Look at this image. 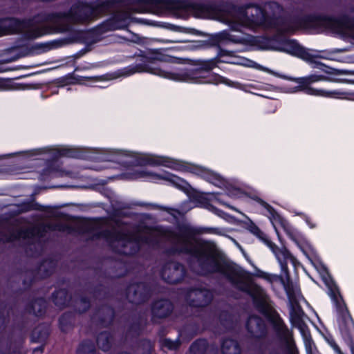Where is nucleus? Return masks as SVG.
<instances>
[{
    "mask_svg": "<svg viewBox=\"0 0 354 354\" xmlns=\"http://www.w3.org/2000/svg\"><path fill=\"white\" fill-rule=\"evenodd\" d=\"M33 20H19L9 17L0 19V36L10 33H22L28 38L39 36L38 33L32 32Z\"/></svg>",
    "mask_w": 354,
    "mask_h": 354,
    "instance_id": "nucleus-11",
    "label": "nucleus"
},
{
    "mask_svg": "<svg viewBox=\"0 0 354 354\" xmlns=\"http://www.w3.org/2000/svg\"><path fill=\"white\" fill-rule=\"evenodd\" d=\"M168 237L176 247L171 253L191 256L190 267L194 272L203 277L219 274L236 288L250 295L257 310L266 315V296L263 290L251 277L221 259L210 243L196 239L191 229L170 233Z\"/></svg>",
    "mask_w": 354,
    "mask_h": 354,
    "instance_id": "nucleus-1",
    "label": "nucleus"
},
{
    "mask_svg": "<svg viewBox=\"0 0 354 354\" xmlns=\"http://www.w3.org/2000/svg\"><path fill=\"white\" fill-rule=\"evenodd\" d=\"M267 113H274L279 106L281 105V102L279 100L270 98L267 96Z\"/></svg>",
    "mask_w": 354,
    "mask_h": 354,
    "instance_id": "nucleus-32",
    "label": "nucleus"
},
{
    "mask_svg": "<svg viewBox=\"0 0 354 354\" xmlns=\"http://www.w3.org/2000/svg\"><path fill=\"white\" fill-rule=\"evenodd\" d=\"M270 17L267 14V30L272 26H277L291 35L297 31L310 28H324L328 30V15L325 14H288L274 18V23H270Z\"/></svg>",
    "mask_w": 354,
    "mask_h": 354,
    "instance_id": "nucleus-7",
    "label": "nucleus"
},
{
    "mask_svg": "<svg viewBox=\"0 0 354 354\" xmlns=\"http://www.w3.org/2000/svg\"><path fill=\"white\" fill-rule=\"evenodd\" d=\"M54 230L64 231V227L61 225H56L53 229Z\"/></svg>",
    "mask_w": 354,
    "mask_h": 354,
    "instance_id": "nucleus-44",
    "label": "nucleus"
},
{
    "mask_svg": "<svg viewBox=\"0 0 354 354\" xmlns=\"http://www.w3.org/2000/svg\"><path fill=\"white\" fill-rule=\"evenodd\" d=\"M160 209L166 212L167 213H168L169 214L172 216L176 219H178V217L180 216L182 214L180 210L175 209V208L162 206V207H160Z\"/></svg>",
    "mask_w": 354,
    "mask_h": 354,
    "instance_id": "nucleus-35",
    "label": "nucleus"
},
{
    "mask_svg": "<svg viewBox=\"0 0 354 354\" xmlns=\"http://www.w3.org/2000/svg\"><path fill=\"white\" fill-rule=\"evenodd\" d=\"M134 327H135L134 326H131V330H134Z\"/></svg>",
    "mask_w": 354,
    "mask_h": 354,
    "instance_id": "nucleus-52",
    "label": "nucleus"
},
{
    "mask_svg": "<svg viewBox=\"0 0 354 354\" xmlns=\"http://www.w3.org/2000/svg\"><path fill=\"white\" fill-rule=\"evenodd\" d=\"M102 313H106V315L102 318H100V323L103 326H106V324H110L114 317L113 310L108 306H103L100 309L98 310L97 315H101Z\"/></svg>",
    "mask_w": 354,
    "mask_h": 354,
    "instance_id": "nucleus-28",
    "label": "nucleus"
},
{
    "mask_svg": "<svg viewBox=\"0 0 354 354\" xmlns=\"http://www.w3.org/2000/svg\"><path fill=\"white\" fill-rule=\"evenodd\" d=\"M174 306L167 299H161L155 301L151 307L152 321L156 322L157 319L167 317L173 311Z\"/></svg>",
    "mask_w": 354,
    "mask_h": 354,
    "instance_id": "nucleus-19",
    "label": "nucleus"
},
{
    "mask_svg": "<svg viewBox=\"0 0 354 354\" xmlns=\"http://www.w3.org/2000/svg\"><path fill=\"white\" fill-rule=\"evenodd\" d=\"M144 1L151 6H160L164 4V1L162 0H144Z\"/></svg>",
    "mask_w": 354,
    "mask_h": 354,
    "instance_id": "nucleus-39",
    "label": "nucleus"
},
{
    "mask_svg": "<svg viewBox=\"0 0 354 354\" xmlns=\"http://www.w3.org/2000/svg\"><path fill=\"white\" fill-rule=\"evenodd\" d=\"M180 345L179 341H172L170 339H165L162 341V346L167 347L169 350H176Z\"/></svg>",
    "mask_w": 354,
    "mask_h": 354,
    "instance_id": "nucleus-34",
    "label": "nucleus"
},
{
    "mask_svg": "<svg viewBox=\"0 0 354 354\" xmlns=\"http://www.w3.org/2000/svg\"><path fill=\"white\" fill-rule=\"evenodd\" d=\"M171 57L162 54L160 50L149 51L145 57L140 58L143 63L138 65L140 71H147L164 77L171 78L177 81L201 83V79L204 78L203 73H208L216 66V59L198 60L196 62V67L185 69L176 73H169L160 68L153 67L156 62H169Z\"/></svg>",
    "mask_w": 354,
    "mask_h": 354,
    "instance_id": "nucleus-5",
    "label": "nucleus"
},
{
    "mask_svg": "<svg viewBox=\"0 0 354 354\" xmlns=\"http://www.w3.org/2000/svg\"><path fill=\"white\" fill-rule=\"evenodd\" d=\"M248 230L252 233L254 235H255L256 236H257L258 238L261 239H263L261 236V235L263 234V233L261 232V230H259V228L255 225L254 223H251L250 225H248Z\"/></svg>",
    "mask_w": 354,
    "mask_h": 354,
    "instance_id": "nucleus-37",
    "label": "nucleus"
},
{
    "mask_svg": "<svg viewBox=\"0 0 354 354\" xmlns=\"http://www.w3.org/2000/svg\"><path fill=\"white\" fill-rule=\"evenodd\" d=\"M38 333H39V328H35V330H33V335H37Z\"/></svg>",
    "mask_w": 354,
    "mask_h": 354,
    "instance_id": "nucleus-48",
    "label": "nucleus"
},
{
    "mask_svg": "<svg viewBox=\"0 0 354 354\" xmlns=\"http://www.w3.org/2000/svg\"><path fill=\"white\" fill-rule=\"evenodd\" d=\"M281 52L312 64V67L319 70V71L305 77H292L274 72L267 68V73L277 78L276 80H273L271 77H267V91L281 88L282 85L279 82V80H286L298 84L297 86L292 88L293 92L303 91L309 95L338 98L345 95V93L337 90L326 91L322 88H315L312 86V84L319 82L354 83V80L338 79L333 77L341 75H354V71L336 69L321 62L316 61V57L295 39L289 37Z\"/></svg>",
    "mask_w": 354,
    "mask_h": 354,
    "instance_id": "nucleus-2",
    "label": "nucleus"
},
{
    "mask_svg": "<svg viewBox=\"0 0 354 354\" xmlns=\"http://www.w3.org/2000/svg\"><path fill=\"white\" fill-rule=\"evenodd\" d=\"M221 79H222V77L221 76L215 77L216 83L221 82H222Z\"/></svg>",
    "mask_w": 354,
    "mask_h": 354,
    "instance_id": "nucleus-45",
    "label": "nucleus"
},
{
    "mask_svg": "<svg viewBox=\"0 0 354 354\" xmlns=\"http://www.w3.org/2000/svg\"><path fill=\"white\" fill-rule=\"evenodd\" d=\"M214 178H216L214 176L211 177V179H214ZM209 180L212 182V180ZM212 183H214V182L212 181Z\"/></svg>",
    "mask_w": 354,
    "mask_h": 354,
    "instance_id": "nucleus-51",
    "label": "nucleus"
},
{
    "mask_svg": "<svg viewBox=\"0 0 354 354\" xmlns=\"http://www.w3.org/2000/svg\"><path fill=\"white\" fill-rule=\"evenodd\" d=\"M47 332H45L44 335L38 334L37 337L39 339L44 338L45 336H46Z\"/></svg>",
    "mask_w": 354,
    "mask_h": 354,
    "instance_id": "nucleus-46",
    "label": "nucleus"
},
{
    "mask_svg": "<svg viewBox=\"0 0 354 354\" xmlns=\"http://www.w3.org/2000/svg\"><path fill=\"white\" fill-rule=\"evenodd\" d=\"M53 299L55 305L61 308L69 304L71 297L67 290L61 289L53 293Z\"/></svg>",
    "mask_w": 354,
    "mask_h": 354,
    "instance_id": "nucleus-22",
    "label": "nucleus"
},
{
    "mask_svg": "<svg viewBox=\"0 0 354 354\" xmlns=\"http://www.w3.org/2000/svg\"><path fill=\"white\" fill-rule=\"evenodd\" d=\"M97 1L98 0H78L68 12H56L39 17L42 21L51 24L58 32H71L73 25L88 24L108 11V2L95 6Z\"/></svg>",
    "mask_w": 354,
    "mask_h": 354,
    "instance_id": "nucleus-4",
    "label": "nucleus"
},
{
    "mask_svg": "<svg viewBox=\"0 0 354 354\" xmlns=\"http://www.w3.org/2000/svg\"><path fill=\"white\" fill-rule=\"evenodd\" d=\"M269 328L273 338L287 349H290L293 339V333L289 329L283 319L274 309L267 296V328Z\"/></svg>",
    "mask_w": 354,
    "mask_h": 354,
    "instance_id": "nucleus-9",
    "label": "nucleus"
},
{
    "mask_svg": "<svg viewBox=\"0 0 354 354\" xmlns=\"http://www.w3.org/2000/svg\"><path fill=\"white\" fill-rule=\"evenodd\" d=\"M113 251L124 255H133L140 248L141 245L157 247L165 232L158 228L147 229L142 234H133L123 230H106L102 232Z\"/></svg>",
    "mask_w": 354,
    "mask_h": 354,
    "instance_id": "nucleus-6",
    "label": "nucleus"
},
{
    "mask_svg": "<svg viewBox=\"0 0 354 354\" xmlns=\"http://www.w3.org/2000/svg\"><path fill=\"white\" fill-rule=\"evenodd\" d=\"M221 351L223 354H240L241 348L236 341L232 339H226L222 342Z\"/></svg>",
    "mask_w": 354,
    "mask_h": 354,
    "instance_id": "nucleus-24",
    "label": "nucleus"
},
{
    "mask_svg": "<svg viewBox=\"0 0 354 354\" xmlns=\"http://www.w3.org/2000/svg\"><path fill=\"white\" fill-rule=\"evenodd\" d=\"M328 30L337 33L354 31V16L342 14L337 17L328 15Z\"/></svg>",
    "mask_w": 354,
    "mask_h": 354,
    "instance_id": "nucleus-13",
    "label": "nucleus"
},
{
    "mask_svg": "<svg viewBox=\"0 0 354 354\" xmlns=\"http://www.w3.org/2000/svg\"><path fill=\"white\" fill-rule=\"evenodd\" d=\"M5 317H3V314L0 313V328L1 326H3L5 324Z\"/></svg>",
    "mask_w": 354,
    "mask_h": 354,
    "instance_id": "nucleus-41",
    "label": "nucleus"
},
{
    "mask_svg": "<svg viewBox=\"0 0 354 354\" xmlns=\"http://www.w3.org/2000/svg\"><path fill=\"white\" fill-rule=\"evenodd\" d=\"M267 354H281L279 350L273 348L267 352Z\"/></svg>",
    "mask_w": 354,
    "mask_h": 354,
    "instance_id": "nucleus-42",
    "label": "nucleus"
},
{
    "mask_svg": "<svg viewBox=\"0 0 354 354\" xmlns=\"http://www.w3.org/2000/svg\"><path fill=\"white\" fill-rule=\"evenodd\" d=\"M42 351L43 350H42V348H35V349H34V351H35H35Z\"/></svg>",
    "mask_w": 354,
    "mask_h": 354,
    "instance_id": "nucleus-49",
    "label": "nucleus"
},
{
    "mask_svg": "<svg viewBox=\"0 0 354 354\" xmlns=\"http://www.w3.org/2000/svg\"><path fill=\"white\" fill-rule=\"evenodd\" d=\"M41 230L39 227H31L26 229H21L12 232L9 236L2 239L6 242H11L17 239H28L32 241L37 240L41 235Z\"/></svg>",
    "mask_w": 354,
    "mask_h": 354,
    "instance_id": "nucleus-18",
    "label": "nucleus"
},
{
    "mask_svg": "<svg viewBox=\"0 0 354 354\" xmlns=\"http://www.w3.org/2000/svg\"><path fill=\"white\" fill-rule=\"evenodd\" d=\"M77 354H96V349L94 344L91 341L82 342L77 350Z\"/></svg>",
    "mask_w": 354,
    "mask_h": 354,
    "instance_id": "nucleus-29",
    "label": "nucleus"
},
{
    "mask_svg": "<svg viewBox=\"0 0 354 354\" xmlns=\"http://www.w3.org/2000/svg\"><path fill=\"white\" fill-rule=\"evenodd\" d=\"M234 21L241 26L256 30L266 24V12L259 6L248 5L235 9Z\"/></svg>",
    "mask_w": 354,
    "mask_h": 354,
    "instance_id": "nucleus-10",
    "label": "nucleus"
},
{
    "mask_svg": "<svg viewBox=\"0 0 354 354\" xmlns=\"http://www.w3.org/2000/svg\"><path fill=\"white\" fill-rule=\"evenodd\" d=\"M129 18V15L126 13L123 17L122 21L121 23H124V21ZM118 16H115L113 19L106 21L102 24L99 28L98 30L100 32H106L109 30H113L115 29H120L123 28L125 26L123 24H120V22L117 21Z\"/></svg>",
    "mask_w": 354,
    "mask_h": 354,
    "instance_id": "nucleus-23",
    "label": "nucleus"
},
{
    "mask_svg": "<svg viewBox=\"0 0 354 354\" xmlns=\"http://www.w3.org/2000/svg\"><path fill=\"white\" fill-rule=\"evenodd\" d=\"M138 175L140 177H143V178L147 177L151 180L165 179V180L171 181L175 184H177V181L180 180V178L176 177L174 176H171L170 177H169V176L166 177V176H163L160 174H154V173L149 172V171H147L145 170H142V171H139Z\"/></svg>",
    "mask_w": 354,
    "mask_h": 354,
    "instance_id": "nucleus-27",
    "label": "nucleus"
},
{
    "mask_svg": "<svg viewBox=\"0 0 354 354\" xmlns=\"http://www.w3.org/2000/svg\"><path fill=\"white\" fill-rule=\"evenodd\" d=\"M267 247L274 254L280 265L281 272L285 274L284 279L281 274L267 272V282L271 285L277 295L280 294L282 289L285 290L290 304V322L293 327L299 330L307 352L311 353L314 342L310 328L305 322L306 319H310L299 304L298 297L301 292L299 288L293 284L288 268V260H290L294 266H296L297 261L288 250L279 251L274 245L270 243L268 239Z\"/></svg>",
    "mask_w": 354,
    "mask_h": 354,
    "instance_id": "nucleus-3",
    "label": "nucleus"
},
{
    "mask_svg": "<svg viewBox=\"0 0 354 354\" xmlns=\"http://www.w3.org/2000/svg\"><path fill=\"white\" fill-rule=\"evenodd\" d=\"M305 221L310 228L313 229L316 227V225L313 223L312 219L310 217L306 216Z\"/></svg>",
    "mask_w": 354,
    "mask_h": 354,
    "instance_id": "nucleus-40",
    "label": "nucleus"
},
{
    "mask_svg": "<svg viewBox=\"0 0 354 354\" xmlns=\"http://www.w3.org/2000/svg\"><path fill=\"white\" fill-rule=\"evenodd\" d=\"M46 307V300L43 298H39L28 307V311L29 313H32L35 316L39 317L45 313Z\"/></svg>",
    "mask_w": 354,
    "mask_h": 354,
    "instance_id": "nucleus-25",
    "label": "nucleus"
},
{
    "mask_svg": "<svg viewBox=\"0 0 354 354\" xmlns=\"http://www.w3.org/2000/svg\"><path fill=\"white\" fill-rule=\"evenodd\" d=\"M72 314L66 313L59 319V327L62 331H66L71 324Z\"/></svg>",
    "mask_w": 354,
    "mask_h": 354,
    "instance_id": "nucleus-31",
    "label": "nucleus"
},
{
    "mask_svg": "<svg viewBox=\"0 0 354 354\" xmlns=\"http://www.w3.org/2000/svg\"><path fill=\"white\" fill-rule=\"evenodd\" d=\"M22 212H29L31 210H41V205L33 202L24 203L20 206Z\"/></svg>",
    "mask_w": 354,
    "mask_h": 354,
    "instance_id": "nucleus-33",
    "label": "nucleus"
},
{
    "mask_svg": "<svg viewBox=\"0 0 354 354\" xmlns=\"http://www.w3.org/2000/svg\"><path fill=\"white\" fill-rule=\"evenodd\" d=\"M113 336L109 333L102 332L98 335L97 343L100 349L106 351L110 348Z\"/></svg>",
    "mask_w": 354,
    "mask_h": 354,
    "instance_id": "nucleus-26",
    "label": "nucleus"
},
{
    "mask_svg": "<svg viewBox=\"0 0 354 354\" xmlns=\"http://www.w3.org/2000/svg\"><path fill=\"white\" fill-rule=\"evenodd\" d=\"M11 354H21L19 348L15 350Z\"/></svg>",
    "mask_w": 354,
    "mask_h": 354,
    "instance_id": "nucleus-47",
    "label": "nucleus"
},
{
    "mask_svg": "<svg viewBox=\"0 0 354 354\" xmlns=\"http://www.w3.org/2000/svg\"><path fill=\"white\" fill-rule=\"evenodd\" d=\"M232 39L233 41H236V42H241L242 40H243V38H241V37H236V38H234L236 36L234 35L233 34L232 35Z\"/></svg>",
    "mask_w": 354,
    "mask_h": 354,
    "instance_id": "nucleus-43",
    "label": "nucleus"
},
{
    "mask_svg": "<svg viewBox=\"0 0 354 354\" xmlns=\"http://www.w3.org/2000/svg\"><path fill=\"white\" fill-rule=\"evenodd\" d=\"M267 213L269 214V220L272 223V225L273 227V228L274 229L277 234V236L281 242V243L282 244V248H279L277 245H275L270 239H269L268 237H267V239L268 240L269 243H271L272 245H274L275 248H277L279 251H282V250H288L290 253V252L286 248V246L283 245V242H282V240H281V237L279 233V231L277 230V226L278 225H280L282 227L284 228V230L286 231L287 232V234L288 236V237L292 240L294 242H295L297 244H298V241L297 240V238L295 236V235L294 234L293 232L288 230L286 229L285 227V220L280 216V214L270 205H269L268 203H267Z\"/></svg>",
    "mask_w": 354,
    "mask_h": 354,
    "instance_id": "nucleus-12",
    "label": "nucleus"
},
{
    "mask_svg": "<svg viewBox=\"0 0 354 354\" xmlns=\"http://www.w3.org/2000/svg\"><path fill=\"white\" fill-rule=\"evenodd\" d=\"M80 303L82 306V308L78 307L77 309L80 313L85 312L90 306V301H88L86 298H82L80 300Z\"/></svg>",
    "mask_w": 354,
    "mask_h": 354,
    "instance_id": "nucleus-38",
    "label": "nucleus"
},
{
    "mask_svg": "<svg viewBox=\"0 0 354 354\" xmlns=\"http://www.w3.org/2000/svg\"><path fill=\"white\" fill-rule=\"evenodd\" d=\"M55 263L53 261H44L39 268V272L44 273L42 274L44 277L49 276L54 270L55 268Z\"/></svg>",
    "mask_w": 354,
    "mask_h": 354,
    "instance_id": "nucleus-30",
    "label": "nucleus"
},
{
    "mask_svg": "<svg viewBox=\"0 0 354 354\" xmlns=\"http://www.w3.org/2000/svg\"><path fill=\"white\" fill-rule=\"evenodd\" d=\"M326 341L337 354H344L332 336L327 337Z\"/></svg>",
    "mask_w": 354,
    "mask_h": 354,
    "instance_id": "nucleus-36",
    "label": "nucleus"
},
{
    "mask_svg": "<svg viewBox=\"0 0 354 354\" xmlns=\"http://www.w3.org/2000/svg\"><path fill=\"white\" fill-rule=\"evenodd\" d=\"M212 299L213 295L212 292L206 289L190 290L186 296L189 305L197 308L207 306Z\"/></svg>",
    "mask_w": 354,
    "mask_h": 354,
    "instance_id": "nucleus-15",
    "label": "nucleus"
},
{
    "mask_svg": "<svg viewBox=\"0 0 354 354\" xmlns=\"http://www.w3.org/2000/svg\"><path fill=\"white\" fill-rule=\"evenodd\" d=\"M185 274V267L175 261L167 263L161 270V277L164 281L169 283L180 282Z\"/></svg>",
    "mask_w": 354,
    "mask_h": 354,
    "instance_id": "nucleus-14",
    "label": "nucleus"
},
{
    "mask_svg": "<svg viewBox=\"0 0 354 354\" xmlns=\"http://www.w3.org/2000/svg\"><path fill=\"white\" fill-rule=\"evenodd\" d=\"M329 295L334 302L337 313V322L341 335L350 349L351 354H354V320L345 304L337 285L332 281L327 284Z\"/></svg>",
    "mask_w": 354,
    "mask_h": 354,
    "instance_id": "nucleus-8",
    "label": "nucleus"
},
{
    "mask_svg": "<svg viewBox=\"0 0 354 354\" xmlns=\"http://www.w3.org/2000/svg\"><path fill=\"white\" fill-rule=\"evenodd\" d=\"M222 324H223V325H225V323H223V322H222Z\"/></svg>",
    "mask_w": 354,
    "mask_h": 354,
    "instance_id": "nucleus-53",
    "label": "nucleus"
},
{
    "mask_svg": "<svg viewBox=\"0 0 354 354\" xmlns=\"http://www.w3.org/2000/svg\"><path fill=\"white\" fill-rule=\"evenodd\" d=\"M148 345H149V347L150 348H151L152 345H151V342H148Z\"/></svg>",
    "mask_w": 354,
    "mask_h": 354,
    "instance_id": "nucleus-50",
    "label": "nucleus"
},
{
    "mask_svg": "<svg viewBox=\"0 0 354 354\" xmlns=\"http://www.w3.org/2000/svg\"><path fill=\"white\" fill-rule=\"evenodd\" d=\"M246 328L251 335L256 338H261L266 335V323L257 316L249 317L246 323Z\"/></svg>",
    "mask_w": 354,
    "mask_h": 354,
    "instance_id": "nucleus-20",
    "label": "nucleus"
},
{
    "mask_svg": "<svg viewBox=\"0 0 354 354\" xmlns=\"http://www.w3.org/2000/svg\"><path fill=\"white\" fill-rule=\"evenodd\" d=\"M272 27L275 29L274 32L272 35L267 34V50L281 52L291 35L285 32V30H283L277 26Z\"/></svg>",
    "mask_w": 354,
    "mask_h": 354,
    "instance_id": "nucleus-16",
    "label": "nucleus"
},
{
    "mask_svg": "<svg viewBox=\"0 0 354 354\" xmlns=\"http://www.w3.org/2000/svg\"><path fill=\"white\" fill-rule=\"evenodd\" d=\"M149 296V290L144 283L131 284L127 288V297L131 303L140 304L148 299Z\"/></svg>",
    "mask_w": 354,
    "mask_h": 354,
    "instance_id": "nucleus-17",
    "label": "nucleus"
},
{
    "mask_svg": "<svg viewBox=\"0 0 354 354\" xmlns=\"http://www.w3.org/2000/svg\"><path fill=\"white\" fill-rule=\"evenodd\" d=\"M218 349L214 346H209L205 339L195 341L189 348L191 354H216Z\"/></svg>",
    "mask_w": 354,
    "mask_h": 354,
    "instance_id": "nucleus-21",
    "label": "nucleus"
}]
</instances>
